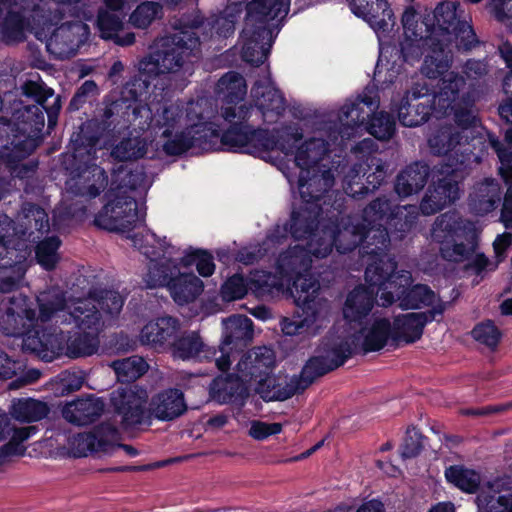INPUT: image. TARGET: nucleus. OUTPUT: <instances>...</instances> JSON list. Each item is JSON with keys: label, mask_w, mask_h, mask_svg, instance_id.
Segmentation results:
<instances>
[{"label": "nucleus", "mask_w": 512, "mask_h": 512, "mask_svg": "<svg viewBox=\"0 0 512 512\" xmlns=\"http://www.w3.org/2000/svg\"><path fill=\"white\" fill-rule=\"evenodd\" d=\"M104 402L89 396L67 403L62 409L66 421L77 426H84L96 421L104 411Z\"/></svg>", "instance_id": "32"}, {"label": "nucleus", "mask_w": 512, "mask_h": 512, "mask_svg": "<svg viewBox=\"0 0 512 512\" xmlns=\"http://www.w3.org/2000/svg\"><path fill=\"white\" fill-rule=\"evenodd\" d=\"M147 149L146 141L138 136L128 137L118 143L111 151V156L119 161H130L141 158Z\"/></svg>", "instance_id": "64"}, {"label": "nucleus", "mask_w": 512, "mask_h": 512, "mask_svg": "<svg viewBox=\"0 0 512 512\" xmlns=\"http://www.w3.org/2000/svg\"><path fill=\"white\" fill-rule=\"evenodd\" d=\"M432 237L438 241L443 259L451 262L473 260L480 272L479 232L476 224L456 212L438 216L432 229Z\"/></svg>", "instance_id": "3"}, {"label": "nucleus", "mask_w": 512, "mask_h": 512, "mask_svg": "<svg viewBox=\"0 0 512 512\" xmlns=\"http://www.w3.org/2000/svg\"><path fill=\"white\" fill-rule=\"evenodd\" d=\"M418 210L415 205L392 207L388 217L389 226L402 234L409 232L416 224Z\"/></svg>", "instance_id": "62"}, {"label": "nucleus", "mask_w": 512, "mask_h": 512, "mask_svg": "<svg viewBox=\"0 0 512 512\" xmlns=\"http://www.w3.org/2000/svg\"><path fill=\"white\" fill-rule=\"evenodd\" d=\"M429 166L413 163L401 171L396 179L395 192L400 197H408L424 188L429 177Z\"/></svg>", "instance_id": "39"}, {"label": "nucleus", "mask_w": 512, "mask_h": 512, "mask_svg": "<svg viewBox=\"0 0 512 512\" xmlns=\"http://www.w3.org/2000/svg\"><path fill=\"white\" fill-rule=\"evenodd\" d=\"M458 4L454 1H444L434 9V28L431 36L437 38L441 36L440 41L451 42V31L455 30L459 20L457 13Z\"/></svg>", "instance_id": "46"}, {"label": "nucleus", "mask_w": 512, "mask_h": 512, "mask_svg": "<svg viewBox=\"0 0 512 512\" xmlns=\"http://www.w3.org/2000/svg\"><path fill=\"white\" fill-rule=\"evenodd\" d=\"M242 58L245 62L259 66L268 56L272 44V32L269 28L261 26L255 28L251 35L245 34V27L242 31Z\"/></svg>", "instance_id": "33"}, {"label": "nucleus", "mask_w": 512, "mask_h": 512, "mask_svg": "<svg viewBox=\"0 0 512 512\" xmlns=\"http://www.w3.org/2000/svg\"><path fill=\"white\" fill-rule=\"evenodd\" d=\"M181 117L182 108L180 104L173 102L157 104L154 113V125L159 129H164L162 135L168 137L180 121Z\"/></svg>", "instance_id": "59"}, {"label": "nucleus", "mask_w": 512, "mask_h": 512, "mask_svg": "<svg viewBox=\"0 0 512 512\" xmlns=\"http://www.w3.org/2000/svg\"><path fill=\"white\" fill-rule=\"evenodd\" d=\"M149 405L151 418L161 421H172L187 410L184 394L178 389H167L158 393L151 399Z\"/></svg>", "instance_id": "31"}, {"label": "nucleus", "mask_w": 512, "mask_h": 512, "mask_svg": "<svg viewBox=\"0 0 512 512\" xmlns=\"http://www.w3.org/2000/svg\"><path fill=\"white\" fill-rule=\"evenodd\" d=\"M137 203L132 196L118 194L96 215L94 223L108 231L130 229L137 221Z\"/></svg>", "instance_id": "18"}, {"label": "nucleus", "mask_w": 512, "mask_h": 512, "mask_svg": "<svg viewBox=\"0 0 512 512\" xmlns=\"http://www.w3.org/2000/svg\"><path fill=\"white\" fill-rule=\"evenodd\" d=\"M335 182V174L331 167L321 166L315 170H306L299 174V192L301 198L307 203L320 202L327 204V198Z\"/></svg>", "instance_id": "20"}, {"label": "nucleus", "mask_w": 512, "mask_h": 512, "mask_svg": "<svg viewBox=\"0 0 512 512\" xmlns=\"http://www.w3.org/2000/svg\"><path fill=\"white\" fill-rule=\"evenodd\" d=\"M446 479L467 493H476L480 486V474L461 465H453L445 471Z\"/></svg>", "instance_id": "56"}, {"label": "nucleus", "mask_w": 512, "mask_h": 512, "mask_svg": "<svg viewBox=\"0 0 512 512\" xmlns=\"http://www.w3.org/2000/svg\"><path fill=\"white\" fill-rule=\"evenodd\" d=\"M129 108L130 105L123 101H113L100 109L87 123L86 130L82 134H77L75 157L83 160L86 156L90 157L92 152L96 154L97 151H101V138L110 136L122 124L124 110Z\"/></svg>", "instance_id": "10"}, {"label": "nucleus", "mask_w": 512, "mask_h": 512, "mask_svg": "<svg viewBox=\"0 0 512 512\" xmlns=\"http://www.w3.org/2000/svg\"><path fill=\"white\" fill-rule=\"evenodd\" d=\"M97 334L93 331L67 333L66 356L79 358L96 353L99 348Z\"/></svg>", "instance_id": "53"}, {"label": "nucleus", "mask_w": 512, "mask_h": 512, "mask_svg": "<svg viewBox=\"0 0 512 512\" xmlns=\"http://www.w3.org/2000/svg\"><path fill=\"white\" fill-rule=\"evenodd\" d=\"M49 408L45 402L32 398L18 399L13 402L10 414L21 422L39 421L47 416Z\"/></svg>", "instance_id": "54"}, {"label": "nucleus", "mask_w": 512, "mask_h": 512, "mask_svg": "<svg viewBox=\"0 0 512 512\" xmlns=\"http://www.w3.org/2000/svg\"><path fill=\"white\" fill-rule=\"evenodd\" d=\"M88 26L80 20L68 21L57 27L47 40V50L58 59L76 55L79 47L87 40Z\"/></svg>", "instance_id": "19"}, {"label": "nucleus", "mask_w": 512, "mask_h": 512, "mask_svg": "<svg viewBox=\"0 0 512 512\" xmlns=\"http://www.w3.org/2000/svg\"><path fill=\"white\" fill-rule=\"evenodd\" d=\"M17 226L13 227L15 235H19L21 241L16 244V249H24L26 241L36 243L50 230L49 217L45 209L32 203L24 202L16 216Z\"/></svg>", "instance_id": "15"}, {"label": "nucleus", "mask_w": 512, "mask_h": 512, "mask_svg": "<svg viewBox=\"0 0 512 512\" xmlns=\"http://www.w3.org/2000/svg\"><path fill=\"white\" fill-rule=\"evenodd\" d=\"M216 93L223 96L226 104H238L247 93L246 81L237 72H228L216 84Z\"/></svg>", "instance_id": "52"}, {"label": "nucleus", "mask_w": 512, "mask_h": 512, "mask_svg": "<svg viewBox=\"0 0 512 512\" xmlns=\"http://www.w3.org/2000/svg\"><path fill=\"white\" fill-rule=\"evenodd\" d=\"M111 404L120 425L128 430L151 424L147 391L137 386L118 388L111 394Z\"/></svg>", "instance_id": "12"}, {"label": "nucleus", "mask_w": 512, "mask_h": 512, "mask_svg": "<svg viewBox=\"0 0 512 512\" xmlns=\"http://www.w3.org/2000/svg\"><path fill=\"white\" fill-rule=\"evenodd\" d=\"M463 84V78L454 72H448L440 80L439 92L436 94V102L440 110H446L451 106Z\"/></svg>", "instance_id": "63"}, {"label": "nucleus", "mask_w": 512, "mask_h": 512, "mask_svg": "<svg viewBox=\"0 0 512 512\" xmlns=\"http://www.w3.org/2000/svg\"><path fill=\"white\" fill-rule=\"evenodd\" d=\"M361 18L367 21L375 31H386L394 25L393 13L386 0H371L369 11L362 10Z\"/></svg>", "instance_id": "57"}, {"label": "nucleus", "mask_w": 512, "mask_h": 512, "mask_svg": "<svg viewBox=\"0 0 512 512\" xmlns=\"http://www.w3.org/2000/svg\"><path fill=\"white\" fill-rule=\"evenodd\" d=\"M91 293L103 315L104 324H109L120 314L124 305V298L114 290H95Z\"/></svg>", "instance_id": "55"}, {"label": "nucleus", "mask_w": 512, "mask_h": 512, "mask_svg": "<svg viewBox=\"0 0 512 512\" xmlns=\"http://www.w3.org/2000/svg\"><path fill=\"white\" fill-rule=\"evenodd\" d=\"M276 364L275 353L266 346L254 347L240 356L236 364L237 375L247 383L256 382L272 373Z\"/></svg>", "instance_id": "22"}, {"label": "nucleus", "mask_w": 512, "mask_h": 512, "mask_svg": "<svg viewBox=\"0 0 512 512\" xmlns=\"http://www.w3.org/2000/svg\"><path fill=\"white\" fill-rule=\"evenodd\" d=\"M71 321L81 330H90L96 333L105 326L103 315L91 292L86 298L69 301L67 322Z\"/></svg>", "instance_id": "30"}, {"label": "nucleus", "mask_w": 512, "mask_h": 512, "mask_svg": "<svg viewBox=\"0 0 512 512\" xmlns=\"http://www.w3.org/2000/svg\"><path fill=\"white\" fill-rule=\"evenodd\" d=\"M2 38L6 43L24 39L25 28L31 23L46 26L58 23L64 16L78 17V0H0Z\"/></svg>", "instance_id": "2"}, {"label": "nucleus", "mask_w": 512, "mask_h": 512, "mask_svg": "<svg viewBox=\"0 0 512 512\" xmlns=\"http://www.w3.org/2000/svg\"><path fill=\"white\" fill-rule=\"evenodd\" d=\"M434 106L428 104L426 99L422 103L412 101L401 102L398 109L399 121L408 127L421 125L428 120Z\"/></svg>", "instance_id": "58"}, {"label": "nucleus", "mask_w": 512, "mask_h": 512, "mask_svg": "<svg viewBox=\"0 0 512 512\" xmlns=\"http://www.w3.org/2000/svg\"><path fill=\"white\" fill-rule=\"evenodd\" d=\"M209 106L210 103L205 98L187 104L186 117L191 124L164 144L167 154L180 155L192 147L202 148L208 137L214 135V130L208 128L207 123L202 122V120L210 118L209 112L205 111Z\"/></svg>", "instance_id": "11"}, {"label": "nucleus", "mask_w": 512, "mask_h": 512, "mask_svg": "<svg viewBox=\"0 0 512 512\" xmlns=\"http://www.w3.org/2000/svg\"><path fill=\"white\" fill-rule=\"evenodd\" d=\"M302 130L297 126H287L278 132L276 147L285 155L294 157V162L300 168V172L315 170L318 167L326 166L323 163L331 144L342 145L341 140L335 132H330L329 140L321 138H310L301 144Z\"/></svg>", "instance_id": "6"}, {"label": "nucleus", "mask_w": 512, "mask_h": 512, "mask_svg": "<svg viewBox=\"0 0 512 512\" xmlns=\"http://www.w3.org/2000/svg\"><path fill=\"white\" fill-rule=\"evenodd\" d=\"M463 137L458 130L449 125L438 129L428 140L431 152L434 155H448L447 166L451 172L458 171L459 165H464L471 158V150L462 143Z\"/></svg>", "instance_id": "16"}, {"label": "nucleus", "mask_w": 512, "mask_h": 512, "mask_svg": "<svg viewBox=\"0 0 512 512\" xmlns=\"http://www.w3.org/2000/svg\"><path fill=\"white\" fill-rule=\"evenodd\" d=\"M288 11L287 3L282 0H254L247 6L245 34L251 35L255 28H269V21L283 18Z\"/></svg>", "instance_id": "29"}, {"label": "nucleus", "mask_w": 512, "mask_h": 512, "mask_svg": "<svg viewBox=\"0 0 512 512\" xmlns=\"http://www.w3.org/2000/svg\"><path fill=\"white\" fill-rule=\"evenodd\" d=\"M425 41L431 48L432 53L425 57L421 72L430 79H436L447 72L450 67V58L445 51L448 43L440 41L434 36L428 37Z\"/></svg>", "instance_id": "44"}, {"label": "nucleus", "mask_w": 512, "mask_h": 512, "mask_svg": "<svg viewBox=\"0 0 512 512\" xmlns=\"http://www.w3.org/2000/svg\"><path fill=\"white\" fill-rule=\"evenodd\" d=\"M39 305V318L41 321H50L53 318H61V322L68 321V306L64 293L58 288H51L40 293L37 298Z\"/></svg>", "instance_id": "43"}, {"label": "nucleus", "mask_w": 512, "mask_h": 512, "mask_svg": "<svg viewBox=\"0 0 512 512\" xmlns=\"http://www.w3.org/2000/svg\"><path fill=\"white\" fill-rule=\"evenodd\" d=\"M204 284L193 273H178L169 283L168 290L173 300L180 304H188L195 301L203 292Z\"/></svg>", "instance_id": "41"}, {"label": "nucleus", "mask_w": 512, "mask_h": 512, "mask_svg": "<svg viewBox=\"0 0 512 512\" xmlns=\"http://www.w3.org/2000/svg\"><path fill=\"white\" fill-rule=\"evenodd\" d=\"M319 210H322L321 205L314 203H307L299 211H294L291 217L290 231L294 238L302 239L310 237L319 230L314 232V228L319 224Z\"/></svg>", "instance_id": "45"}, {"label": "nucleus", "mask_w": 512, "mask_h": 512, "mask_svg": "<svg viewBox=\"0 0 512 512\" xmlns=\"http://www.w3.org/2000/svg\"><path fill=\"white\" fill-rule=\"evenodd\" d=\"M26 259L24 249L17 254H5L0 261V292L9 293L17 289L24 277L23 262Z\"/></svg>", "instance_id": "37"}, {"label": "nucleus", "mask_w": 512, "mask_h": 512, "mask_svg": "<svg viewBox=\"0 0 512 512\" xmlns=\"http://www.w3.org/2000/svg\"><path fill=\"white\" fill-rule=\"evenodd\" d=\"M36 319V311L32 303L22 294L9 298L4 312L0 316V330L5 335L16 336L22 334L25 328L30 327Z\"/></svg>", "instance_id": "24"}, {"label": "nucleus", "mask_w": 512, "mask_h": 512, "mask_svg": "<svg viewBox=\"0 0 512 512\" xmlns=\"http://www.w3.org/2000/svg\"><path fill=\"white\" fill-rule=\"evenodd\" d=\"M375 294H378L377 291L370 286L360 285L353 289L348 294L343 307L345 319L349 322H357L367 316L373 307Z\"/></svg>", "instance_id": "38"}, {"label": "nucleus", "mask_w": 512, "mask_h": 512, "mask_svg": "<svg viewBox=\"0 0 512 512\" xmlns=\"http://www.w3.org/2000/svg\"><path fill=\"white\" fill-rule=\"evenodd\" d=\"M311 256L314 254L310 252V241L307 248L295 245L280 254L277 269L282 276L291 279L308 272L312 262Z\"/></svg>", "instance_id": "35"}, {"label": "nucleus", "mask_w": 512, "mask_h": 512, "mask_svg": "<svg viewBox=\"0 0 512 512\" xmlns=\"http://www.w3.org/2000/svg\"><path fill=\"white\" fill-rule=\"evenodd\" d=\"M112 185H116L115 189L118 190V194L126 195L128 191L145 190L148 186V179L142 169H121L114 174Z\"/></svg>", "instance_id": "60"}, {"label": "nucleus", "mask_w": 512, "mask_h": 512, "mask_svg": "<svg viewBox=\"0 0 512 512\" xmlns=\"http://www.w3.org/2000/svg\"><path fill=\"white\" fill-rule=\"evenodd\" d=\"M35 431V426L17 427L15 425L13 432L6 438L8 441L0 446V466L12 461L14 457L23 456L27 449L24 442Z\"/></svg>", "instance_id": "51"}, {"label": "nucleus", "mask_w": 512, "mask_h": 512, "mask_svg": "<svg viewBox=\"0 0 512 512\" xmlns=\"http://www.w3.org/2000/svg\"><path fill=\"white\" fill-rule=\"evenodd\" d=\"M199 37L192 29L180 30L158 39L155 50L139 62V71L150 77L180 71L196 56Z\"/></svg>", "instance_id": "4"}, {"label": "nucleus", "mask_w": 512, "mask_h": 512, "mask_svg": "<svg viewBox=\"0 0 512 512\" xmlns=\"http://www.w3.org/2000/svg\"><path fill=\"white\" fill-rule=\"evenodd\" d=\"M359 345L360 339L346 329L330 333L323 340L318 355L310 358L303 367V374L314 382L342 366L358 350Z\"/></svg>", "instance_id": "8"}, {"label": "nucleus", "mask_w": 512, "mask_h": 512, "mask_svg": "<svg viewBox=\"0 0 512 512\" xmlns=\"http://www.w3.org/2000/svg\"><path fill=\"white\" fill-rule=\"evenodd\" d=\"M255 383V392L265 401H284L294 394L307 389L313 382L301 372L299 377L294 376L289 381H281L272 373H268Z\"/></svg>", "instance_id": "23"}, {"label": "nucleus", "mask_w": 512, "mask_h": 512, "mask_svg": "<svg viewBox=\"0 0 512 512\" xmlns=\"http://www.w3.org/2000/svg\"><path fill=\"white\" fill-rule=\"evenodd\" d=\"M22 94L33 99L37 105H26L16 109L12 118L0 117V158L23 160L35 149L31 134L41 131L46 111L49 127L56 124L61 108L60 96L48 87L40 77L28 79L21 85Z\"/></svg>", "instance_id": "1"}, {"label": "nucleus", "mask_w": 512, "mask_h": 512, "mask_svg": "<svg viewBox=\"0 0 512 512\" xmlns=\"http://www.w3.org/2000/svg\"><path fill=\"white\" fill-rule=\"evenodd\" d=\"M485 496V512H512V485L497 480L482 487Z\"/></svg>", "instance_id": "47"}, {"label": "nucleus", "mask_w": 512, "mask_h": 512, "mask_svg": "<svg viewBox=\"0 0 512 512\" xmlns=\"http://www.w3.org/2000/svg\"><path fill=\"white\" fill-rule=\"evenodd\" d=\"M172 252H164L161 256L150 260L148 272L144 281L148 288L161 286L169 287L172 278L178 273L179 258L173 257Z\"/></svg>", "instance_id": "36"}, {"label": "nucleus", "mask_w": 512, "mask_h": 512, "mask_svg": "<svg viewBox=\"0 0 512 512\" xmlns=\"http://www.w3.org/2000/svg\"><path fill=\"white\" fill-rule=\"evenodd\" d=\"M355 338L360 339L358 350L364 353L382 349L389 338L392 339L391 323L388 319L380 318L367 327L362 328Z\"/></svg>", "instance_id": "40"}, {"label": "nucleus", "mask_w": 512, "mask_h": 512, "mask_svg": "<svg viewBox=\"0 0 512 512\" xmlns=\"http://www.w3.org/2000/svg\"><path fill=\"white\" fill-rule=\"evenodd\" d=\"M364 166L355 163L349 165L348 163H339L335 168L337 175H343V189L345 193L352 198L360 199L366 195L370 188L361 182V176L364 175Z\"/></svg>", "instance_id": "50"}, {"label": "nucleus", "mask_w": 512, "mask_h": 512, "mask_svg": "<svg viewBox=\"0 0 512 512\" xmlns=\"http://www.w3.org/2000/svg\"><path fill=\"white\" fill-rule=\"evenodd\" d=\"M379 105V100L376 97L368 95L359 97L351 104L344 105L339 115L342 127L332 132L336 133L342 143L344 140L350 139L353 136L354 127L366 125L372 114L378 110Z\"/></svg>", "instance_id": "25"}, {"label": "nucleus", "mask_w": 512, "mask_h": 512, "mask_svg": "<svg viewBox=\"0 0 512 512\" xmlns=\"http://www.w3.org/2000/svg\"><path fill=\"white\" fill-rule=\"evenodd\" d=\"M111 367L114 369L120 381L130 382L145 374L149 366L144 358L134 355L113 361Z\"/></svg>", "instance_id": "61"}, {"label": "nucleus", "mask_w": 512, "mask_h": 512, "mask_svg": "<svg viewBox=\"0 0 512 512\" xmlns=\"http://www.w3.org/2000/svg\"><path fill=\"white\" fill-rule=\"evenodd\" d=\"M237 375L229 374L215 378L210 384V395L219 403H228L237 397H243L246 393L244 384Z\"/></svg>", "instance_id": "49"}, {"label": "nucleus", "mask_w": 512, "mask_h": 512, "mask_svg": "<svg viewBox=\"0 0 512 512\" xmlns=\"http://www.w3.org/2000/svg\"><path fill=\"white\" fill-rule=\"evenodd\" d=\"M179 321L176 318L165 316L147 323L140 332V342L154 347L162 346L179 330Z\"/></svg>", "instance_id": "42"}, {"label": "nucleus", "mask_w": 512, "mask_h": 512, "mask_svg": "<svg viewBox=\"0 0 512 512\" xmlns=\"http://www.w3.org/2000/svg\"><path fill=\"white\" fill-rule=\"evenodd\" d=\"M171 353L174 358L181 360L214 361L221 371H227L231 366L229 354L223 348L216 350L206 345L197 332H185L176 338L171 345Z\"/></svg>", "instance_id": "13"}, {"label": "nucleus", "mask_w": 512, "mask_h": 512, "mask_svg": "<svg viewBox=\"0 0 512 512\" xmlns=\"http://www.w3.org/2000/svg\"><path fill=\"white\" fill-rule=\"evenodd\" d=\"M408 286L395 288V301L399 302V307L403 309H417L423 306L433 305L436 301L435 293L423 284H416L411 288Z\"/></svg>", "instance_id": "48"}, {"label": "nucleus", "mask_w": 512, "mask_h": 512, "mask_svg": "<svg viewBox=\"0 0 512 512\" xmlns=\"http://www.w3.org/2000/svg\"><path fill=\"white\" fill-rule=\"evenodd\" d=\"M118 429L111 423L103 422L88 433H81L75 439L78 452L82 455L91 453H110L116 447L122 448L128 455H138V450L127 444H118Z\"/></svg>", "instance_id": "17"}, {"label": "nucleus", "mask_w": 512, "mask_h": 512, "mask_svg": "<svg viewBox=\"0 0 512 512\" xmlns=\"http://www.w3.org/2000/svg\"><path fill=\"white\" fill-rule=\"evenodd\" d=\"M392 205L385 197H379L373 200L364 210L362 224L366 226L369 244L375 245L379 249L388 247L389 235L387 229L383 225V221L391 212Z\"/></svg>", "instance_id": "26"}, {"label": "nucleus", "mask_w": 512, "mask_h": 512, "mask_svg": "<svg viewBox=\"0 0 512 512\" xmlns=\"http://www.w3.org/2000/svg\"><path fill=\"white\" fill-rule=\"evenodd\" d=\"M387 247L379 249L374 246L365 250L370 262L365 271V279L371 288L378 287L377 293L381 291L378 304L387 307L395 302L394 290L399 284L400 287L410 286L412 275L409 271L396 270V262L385 251Z\"/></svg>", "instance_id": "7"}, {"label": "nucleus", "mask_w": 512, "mask_h": 512, "mask_svg": "<svg viewBox=\"0 0 512 512\" xmlns=\"http://www.w3.org/2000/svg\"><path fill=\"white\" fill-rule=\"evenodd\" d=\"M445 310V304L440 303L427 312H410L396 316L393 321L392 340L406 344L418 341L423 334L425 325L435 319Z\"/></svg>", "instance_id": "21"}, {"label": "nucleus", "mask_w": 512, "mask_h": 512, "mask_svg": "<svg viewBox=\"0 0 512 512\" xmlns=\"http://www.w3.org/2000/svg\"><path fill=\"white\" fill-rule=\"evenodd\" d=\"M253 338V323L243 315H233L223 319V339L217 350H223L230 356V345H246Z\"/></svg>", "instance_id": "34"}, {"label": "nucleus", "mask_w": 512, "mask_h": 512, "mask_svg": "<svg viewBox=\"0 0 512 512\" xmlns=\"http://www.w3.org/2000/svg\"><path fill=\"white\" fill-rule=\"evenodd\" d=\"M366 226L360 222H354L351 219H342L338 226L323 225L321 231L313 235L310 240V252L316 258H324L331 253L333 245L340 253H347L355 249L363 241V256L365 250L373 248L375 245L369 244Z\"/></svg>", "instance_id": "9"}, {"label": "nucleus", "mask_w": 512, "mask_h": 512, "mask_svg": "<svg viewBox=\"0 0 512 512\" xmlns=\"http://www.w3.org/2000/svg\"><path fill=\"white\" fill-rule=\"evenodd\" d=\"M73 158L79 164L78 173L66 181L67 193L86 199L98 196L107 187L108 177L105 170L95 163L97 153L92 152L90 157L80 160L75 157L74 152Z\"/></svg>", "instance_id": "14"}, {"label": "nucleus", "mask_w": 512, "mask_h": 512, "mask_svg": "<svg viewBox=\"0 0 512 512\" xmlns=\"http://www.w3.org/2000/svg\"><path fill=\"white\" fill-rule=\"evenodd\" d=\"M251 95L265 121L269 123L275 122L285 111L284 98L269 78L257 81L251 89Z\"/></svg>", "instance_id": "28"}, {"label": "nucleus", "mask_w": 512, "mask_h": 512, "mask_svg": "<svg viewBox=\"0 0 512 512\" xmlns=\"http://www.w3.org/2000/svg\"><path fill=\"white\" fill-rule=\"evenodd\" d=\"M447 171V176L433 182L427 189L418 209L425 216L433 215L453 203L458 196V183Z\"/></svg>", "instance_id": "27"}, {"label": "nucleus", "mask_w": 512, "mask_h": 512, "mask_svg": "<svg viewBox=\"0 0 512 512\" xmlns=\"http://www.w3.org/2000/svg\"><path fill=\"white\" fill-rule=\"evenodd\" d=\"M293 278L290 294L301 312H297L299 320L287 317L281 320V329L284 334L289 336L309 331L329 312V303L326 298L321 296L318 279L308 272Z\"/></svg>", "instance_id": "5"}]
</instances>
